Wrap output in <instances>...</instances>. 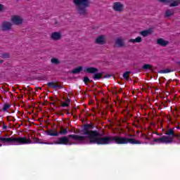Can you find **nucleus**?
Wrapping results in <instances>:
<instances>
[{
    "label": "nucleus",
    "instance_id": "obj_1",
    "mask_svg": "<svg viewBox=\"0 0 180 180\" xmlns=\"http://www.w3.org/2000/svg\"><path fill=\"white\" fill-rule=\"evenodd\" d=\"M134 144V135L128 134L127 136H101L98 131L86 130L83 136L70 134L68 136L58 138L56 144L71 146L72 144Z\"/></svg>",
    "mask_w": 180,
    "mask_h": 180
},
{
    "label": "nucleus",
    "instance_id": "obj_2",
    "mask_svg": "<svg viewBox=\"0 0 180 180\" xmlns=\"http://www.w3.org/2000/svg\"><path fill=\"white\" fill-rule=\"evenodd\" d=\"M38 143L39 144H44V141L33 136V135L27 137H13L9 136L8 134L3 136L0 135V147L6 146V144H11L12 146H22L23 144H34Z\"/></svg>",
    "mask_w": 180,
    "mask_h": 180
},
{
    "label": "nucleus",
    "instance_id": "obj_3",
    "mask_svg": "<svg viewBox=\"0 0 180 180\" xmlns=\"http://www.w3.org/2000/svg\"><path fill=\"white\" fill-rule=\"evenodd\" d=\"M166 134L167 136H162L159 139H154L153 141L158 144H171L174 143V138L176 137V139L179 140V143H180V136L174 133V129H170L167 130Z\"/></svg>",
    "mask_w": 180,
    "mask_h": 180
},
{
    "label": "nucleus",
    "instance_id": "obj_4",
    "mask_svg": "<svg viewBox=\"0 0 180 180\" xmlns=\"http://www.w3.org/2000/svg\"><path fill=\"white\" fill-rule=\"evenodd\" d=\"M74 5L76 6L77 13L80 16H86L89 8V0H72Z\"/></svg>",
    "mask_w": 180,
    "mask_h": 180
},
{
    "label": "nucleus",
    "instance_id": "obj_5",
    "mask_svg": "<svg viewBox=\"0 0 180 180\" xmlns=\"http://www.w3.org/2000/svg\"><path fill=\"white\" fill-rule=\"evenodd\" d=\"M112 9L115 12H123L124 11V6L120 2H115L112 6Z\"/></svg>",
    "mask_w": 180,
    "mask_h": 180
},
{
    "label": "nucleus",
    "instance_id": "obj_6",
    "mask_svg": "<svg viewBox=\"0 0 180 180\" xmlns=\"http://www.w3.org/2000/svg\"><path fill=\"white\" fill-rule=\"evenodd\" d=\"M160 2H162L163 4H169V6L171 8L174 6H178L180 5V0H159Z\"/></svg>",
    "mask_w": 180,
    "mask_h": 180
},
{
    "label": "nucleus",
    "instance_id": "obj_7",
    "mask_svg": "<svg viewBox=\"0 0 180 180\" xmlns=\"http://www.w3.org/2000/svg\"><path fill=\"white\" fill-rule=\"evenodd\" d=\"M11 22L13 25H22L23 19L19 15H13L11 16Z\"/></svg>",
    "mask_w": 180,
    "mask_h": 180
},
{
    "label": "nucleus",
    "instance_id": "obj_8",
    "mask_svg": "<svg viewBox=\"0 0 180 180\" xmlns=\"http://www.w3.org/2000/svg\"><path fill=\"white\" fill-rule=\"evenodd\" d=\"M1 30L6 31V30H11V27H12V24L8 21H4L1 23Z\"/></svg>",
    "mask_w": 180,
    "mask_h": 180
},
{
    "label": "nucleus",
    "instance_id": "obj_9",
    "mask_svg": "<svg viewBox=\"0 0 180 180\" xmlns=\"http://www.w3.org/2000/svg\"><path fill=\"white\" fill-rule=\"evenodd\" d=\"M106 41V37L105 35H100L96 39V44H105Z\"/></svg>",
    "mask_w": 180,
    "mask_h": 180
},
{
    "label": "nucleus",
    "instance_id": "obj_10",
    "mask_svg": "<svg viewBox=\"0 0 180 180\" xmlns=\"http://www.w3.org/2000/svg\"><path fill=\"white\" fill-rule=\"evenodd\" d=\"M84 72H88L89 74H95V72H98V69L95 68H84Z\"/></svg>",
    "mask_w": 180,
    "mask_h": 180
},
{
    "label": "nucleus",
    "instance_id": "obj_11",
    "mask_svg": "<svg viewBox=\"0 0 180 180\" xmlns=\"http://www.w3.org/2000/svg\"><path fill=\"white\" fill-rule=\"evenodd\" d=\"M157 44H159V46H162L163 47H165V46H167L168 41L160 38L157 40Z\"/></svg>",
    "mask_w": 180,
    "mask_h": 180
},
{
    "label": "nucleus",
    "instance_id": "obj_12",
    "mask_svg": "<svg viewBox=\"0 0 180 180\" xmlns=\"http://www.w3.org/2000/svg\"><path fill=\"white\" fill-rule=\"evenodd\" d=\"M117 47H123L124 46V41L122 38H117L115 41Z\"/></svg>",
    "mask_w": 180,
    "mask_h": 180
},
{
    "label": "nucleus",
    "instance_id": "obj_13",
    "mask_svg": "<svg viewBox=\"0 0 180 180\" xmlns=\"http://www.w3.org/2000/svg\"><path fill=\"white\" fill-rule=\"evenodd\" d=\"M153 33V30L149 29L146 30L141 31L140 32L141 36H143V37H147L148 34H151Z\"/></svg>",
    "mask_w": 180,
    "mask_h": 180
},
{
    "label": "nucleus",
    "instance_id": "obj_14",
    "mask_svg": "<svg viewBox=\"0 0 180 180\" xmlns=\"http://www.w3.org/2000/svg\"><path fill=\"white\" fill-rule=\"evenodd\" d=\"M53 40H60L61 39V32H53L51 34Z\"/></svg>",
    "mask_w": 180,
    "mask_h": 180
},
{
    "label": "nucleus",
    "instance_id": "obj_15",
    "mask_svg": "<svg viewBox=\"0 0 180 180\" xmlns=\"http://www.w3.org/2000/svg\"><path fill=\"white\" fill-rule=\"evenodd\" d=\"M49 88H53V89H61V86L56 84L54 82H49L47 84Z\"/></svg>",
    "mask_w": 180,
    "mask_h": 180
},
{
    "label": "nucleus",
    "instance_id": "obj_16",
    "mask_svg": "<svg viewBox=\"0 0 180 180\" xmlns=\"http://www.w3.org/2000/svg\"><path fill=\"white\" fill-rule=\"evenodd\" d=\"M154 139L155 138H152V137L146 136H143V139L149 141L150 144L151 145L158 144L157 142L154 141Z\"/></svg>",
    "mask_w": 180,
    "mask_h": 180
},
{
    "label": "nucleus",
    "instance_id": "obj_17",
    "mask_svg": "<svg viewBox=\"0 0 180 180\" xmlns=\"http://www.w3.org/2000/svg\"><path fill=\"white\" fill-rule=\"evenodd\" d=\"M141 41H143V39H141V37H138L136 39H129L130 43H141Z\"/></svg>",
    "mask_w": 180,
    "mask_h": 180
},
{
    "label": "nucleus",
    "instance_id": "obj_18",
    "mask_svg": "<svg viewBox=\"0 0 180 180\" xmlns=\"http://www.w3.org/2000/svg\"><path fill=\"white\" fill-rule=\"evenodd\" d=\"M84 70L82 66L77 67L72 70V74H79L81 71Z\"/></svg>",
    "mask_w": 180,
    "mask_h": 180
},
{
    "label": "nucleus",
    "instance_id": "obj_19",
    "mask_svg": "<svg viewBox=\"0 0 180 180\" xmlns=\"http://www.w3.org/2000/svg\"><path fill=\"white\" fill-rule=\"evenodd\" d=\"M48 136H58V132L56 130H50L46 131Z\"/></svg>",
    "mask_w": 180,
    "mask_h": 180
},
{
    "label": "nucleus",
    "instance_id": "obj_20",
    "mask_svg": "<svg viewBox=\"0 0 180 180\" xmlns=\"http://www.w3.org/2000/svg\"><path fill=\"white\" fill-rule=\"evenodd\" d=\"M172 15H174V10L169 9V10L166 11V12H165L166 18H169V16H172Z\"/></svg>",
    "mask_w": 180,
    "mask_h": 180
},
{
    "label": "nucleus",
    "instance_id": "obj_21",
    "mask_svg": "<svg viewBox=\"0 0 180 180\" xmlns=\"http://www.w3.org/2000/svg\"><path fill=\"white\" fill-rule=\"evenodd\" d=\"M51 61L52 64H60V60L56 58H53Z\"/></svg>",
    "mask_w": 180,
    "mask_h": 180
},
{
    "label": "nucleus",
    "instance_id": "obj_22",
    "mask_svg": "<svg viewBox=\"0 0 180 180\" xmlns=\"http://www.w3.org/2000/svg\"><path fill=\"white\" fill-rule=\"evenodd\" d=\"M9 108H11V105L9 104H4L3 106V110L4 112H6V110H8V109H9Z\"/></svg>",
    "mask_w": 180,
    "mask_h": 180
},
{
    "label": "nucleus",
    "instance_id": "obj_23",
    "mask_svg": "<svg viewBox=\"0 0 180 180\" xmlns=\"http://www.w3.org/2000/svg\"><path fill=\"white\" fill-rule=\"evenodd\" d=\"M102 75L101 73H96L94 76V79H101Z\"/></svg>",
    "mask_w": 180,
    "mask_h": 180
},
{
    "label": "nucleus",
    "instance_id": "obj_24",
    "mask_svg": "<svg viewBox=\"0 0 180 180\" xmlns=\"http://www.w3.org/2000/svg\"><path fill=\"white\" fill-rule=\"evenodd\" d=\"M68 133V131L67 129H64L63 128L60 129V131H59L60 134L65 135Z\"/></svg>",
    "mask_w": 180,
    "mask_h": 180
},
{
    "label": "nucleus",
    "instance_id": "obj_25",
    "mask_svg": "<svg viewBox=\"0 0 180 180\" xmlns=\"http://www.w3.org/2000/svg\"><path fill=\"white\" fill-rule=\"evenodd\" d=\"M151 65L150 64H146L143 66V70H150L151 68Z\"/></svg>",
    "mask_w": 180,
    "mask_h": 180
},
{
    "label": "nucleus",
    "instance_id": "obj_26",
    "mask_svg": "<svg viewBox=\"0 0 180 180\" xmlns=\"http://www.w3.org/2000/svg\"><path fill=\"white\" fill-rule=\"evenodd\" d=\"M129 74H130V72H126L123 74V78L124 79H129Z\"/></svg>",
    "mask_w": 180,
    "mask_h": 180
},
{
    "label": "nucleus",
    "instance_id": "obj_27",
    "mask_svg": "<svg viewBox=\"0 0 180 180\" xmlns=\"http://www.w3.org/2000/svg\"><path fill=\"white\" fill-rule=\"evenodd\" d=\"M9 57H10V55L8 53H3L1 55V58H9Z\"/></svg>",
    "mask_w": 180,
    "mask_h": 180
},
{
    "label": "nucleus",
    "instance_id": "obj_28",
    "mask_svg": "<svg viewBox=\"0 0 180 180\" xmlns=\"http://www.w3.org/2000/svg\"><path fill=\"white\" fill-rule=\"evenodd\" d=\"M70 105V101H66L65 102L63 103L62 106L63 108H65L66 106H69Z\"/></svg>",
    "mask_w": 180,
    "mask_h": 180
},
{
    "label": "nucleus",
    "instance_id": "obj_29",
    "mask_svg": "<svg viewBox=\"0 0 180 180\" xmlns=\"http://www.w3.org/2000/svg\"><path fill=\"white\" fill-rule=\"evenodd\" d=\"M5 9V8L4 7V5L0 4V12H2V11H4Z\"/></svg>",
    "mask_w": 180,
    "mask_h": 180
},
{
    "label": "nucleus",
    "instance_id": "obj_30",
    "mask_svg": "<svg viewBox=\"0 0 180 180\" xmlns=\"http://www.w3.org/2000/svg\"><path fill=\"white\" fill-rule=\"evenodd\" d=\"M89 81V78H88V77H84V82L86 83V82H88Z\"/></svg>",
    "mask_w": 180,
    "mask_h": 180
},
{
    "label": "nucleus",
    "instance_id": "obj_31",
    "mask_svg": "<svg viewBox=\"0 0 180 180\" xmlns=\"http://www.w3.org/2000/svg\"><path fill=\"white\" fill-rule=\"evenodd\" d=\"M164 72H171V71H169V70H164Z\"/></svg>",
    "mask_w": 180,
    "mask_h": 180
},
{
    "label": "nucleus",
    "instance_id": "obj_32",
    "mask_svg": "<svg viewBox=\"0 0 180 180\" xmlns=\"http://www.w3.org/2000/svg\"><path fill=\"white\" fill-rule=\"evenodd\" d=\"M3 129H4V130H6V126L4 125V126L3 127Z\"/></svg>",
    "mask_w": 180,
    "mask_h": 180
},
{
    "label": "nucleus",
    "instance_id": "obj_33",
    "mask_svg": "<svg viewBox=\"0 0 180 180\" xmlns=\"http://www.w3.org/2000/svg\"><path fill=\"white\" fill-rule=\"evenodd\" d=\"M46 124H47V123H48L47 120L46 121Z\"/></svg>",
    "mask_w": 180,
    "mask_h": 180
}]
</instances>
